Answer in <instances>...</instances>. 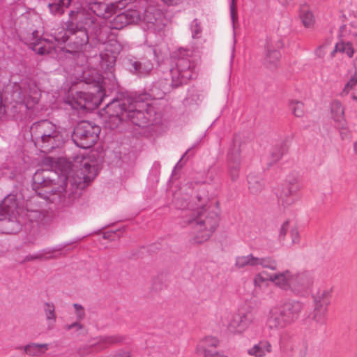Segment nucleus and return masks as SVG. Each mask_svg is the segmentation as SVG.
Wrapping results in <instances>:
<instances>
[{
    "instance_id": "nucleus-53",
    "label": "nucleus",
    "mask_w": 357,
    "mask_h": 357,
    "mask_svg": "<svg viewBox=\"0 0 357 357\" xmlns=\"http://www.w3.org/2000/svg\"><path fill=\"white\" fill-rule=\"evenodd\" d=\"M280 349H281L284 350V346H283L282 342H280Z\"/></svg>"
},
{
    "instance_id": "nucleus-11",
    "label": "nucleus",
    "mask_w": 357,
    "mask_h": 357,
    "mask_svg": "<svg viewBox=\"0 0 357 357\" xmlns=\"http://www.w3.org/2000/svg\"><path fill=\"white\" fill-rule=\"evenodd\" d=\"M41 97V91L34 81L28 79L22 82L19 90L13 93V99L31 109L36 105Z\"/></svg>"
},
{
    "instance_id": "nucleus-37",
    "label": "nucleus",
    "mask_w": 357,
    "mask_h": 357,
    "mask_svg": "<svg viewBox=\"0 0 357 357\" xmlns=\"http://www.w3.org/2000/svg\"><path fill=\"white\" fill-rule=\"evenodd\" d=\"M63 329L66 331H70L72 334L76 336H79L82 335L85 331V327L84 324L81 323V321H75L71 324L64 325Z\"/></svg>"
},
{
    "instance_id": "nucleus-24",
    "label": "nucleus",
    "mask_w": 357,
    "mask_h": 357,
    "mask_svg": "<svg viewBox=\"0 0 357 357\" xmlns=\"http://www.w3.org/2000/svg\"><path fill=\"white\" fill-rule=\"evenodd\" d=\"M331 116L339 126H344V107L339 100H333L330 106Z\"/></svg>"
},
{
    "instance_id": "nucleus-48",
    "label": "nucleus",
    "mask_w": 357,
    "mask_h": 357,
    "mask_svg": "<svg viewBox=\"0 0 357 357\" xmlns=\"http://www.w3.org/2000/svg\"><path fill=\"white\" fill-rule=\"evenodd\" d=\"M291 236L293 243H298L299 242L300 236L296 229H294L291 231Z\"/></svg>"
},
{
    "instance_id": "nucleus-34",
    "label": "nucleus",
    "mask_w": 357,
    "mask_h": 357,
    "mask_svg": "<svg viewBox=\"0 0 357 357\" xmlns=\"http://www.w3.org/2000/svg\"><path fill=\"white\" fill-rule=\"evenodd\" d=\"M280 57L281 55L278 50L268 47L265 57V63L268 68L274 67L279 62Z\"/></svg>"
},
{
    "instance_id": "nucleus-22",
    "label": "nucleus",
    "mask_w": 357,
    "mask_h": 357,
    "mask_svg": "<svg viewBox=\"0 0 357 357\" xmlns=\"http://www.w3.org/2000/svg\"><path fill=\"white\" fill-rule=\"evenodd\" d=\"M272 352V345L267 340H262L247 350V354L252 357H265Z\"/></svg>"
},
{
    "instance_id": "nucleus-27",
    "label": "nucleus",
    "mask_w": 357,
    "mask_h": 357,
    "mask_svg": "<svg viewBox=\"0 0 357 357\" xmlns=\"http://www.w3.org/2000/svg\"><path fill=\"white\" fill-rule=\"evenodd\" d=\"M219 345V340L215 337H206L204 338L197 347V350L203 353L204 357L206 356L207 351L213 352Z\"/></svg>"
},
{
    "instance_id": "nucleus-38",
    "label": "nucleus",
    "mask_w": 357,
    "mask_h": 357,
    "mask_svg": "<svg viewBox=\"0 0 357 357\" xmlns=\"http://www.w3.org/2000/svg\"><path fill=\"white\" fill-rule=\"evenodd\" d=\"M257 266H261L263 268H268L272 271L278 269V262L271 257H258Z\"/></svg>"
},
{
    "instance_id": "nucleus-42",
    "label": "nucleus",
    "mask_w": 357,
    "mask_h": 357,
    "mask_svg": "<svg viewBox=\"0 0 357 357\" xmlns=\"http://www.w3.org/2000/svg\"><path fill=\"white\" fill-rule=\"evenodd\" d=\"M73 307L75 309V314L76 317V321H82L86 317L85 310L84 307L78 303H74Z\"/></svg>"
},
{
    "instance_id": "nucleus-3",
    "label": "nucleus",
    "mask_w": 357,
    "mask_h": 357,
    "mask_svg": "<svg viewBox=\"0 0 357 357\" xmlns=\"http://www.w3.org/2000/svg\"><path fill=\"white\" fill-rule=\"evenodd\" d=\"M197 76V62L192 52L187 51L180 56L166 73L164 79L160 80V86L165 91L176 88L195 78Z\"/></svg>"
},
{
    "instance_id": "nucleus-54",
    "label": "nucleus",
    "mask_w": 357,
    "mask_h": 357,
    "mask_svg": "<svg viewBox=\"0 0 357 357\" xmlns=\"http://www.w3.org/2000/svg\"><path fill=\"white\" fill-rule=\"evenodd\" d=\"M352 98H353L354 100H357V96L353 95V96H352Z\"/></svg>"
},
{
    "instance_id": "nucleus-18",
    "label": "nucleus",
    "mask_w": 357,
    "mask_h": 357,
    "mask_svg": "<svg viewBox=\"0 0 357 357\" xmlns=\"http://www.w3.org/2000/svg\"><path fill=\"white\" fill-rule=\"evenodd\" d=\"M304 308V303L296 299H289L283 303L282 310L286 319L291 324L299 319Z\"/></svg>"
},
{
    "instance_id": "nucleus-14",
    "label": "nucleus",
    "mask_w": 357,
    "mask_h": 357,
    "mask_svg": "<svg viewBox=\"0 0 357 357\" xmlns=\"http://www.w3.org/2000/svg\"><path fill=\"white\" fill-rule=\"evenodd\" d=\"M229 322L227 329L232 333L241 334L245 332L255 320L254 314L250 311L239 312L234 314H227Z\"/></svg>"
},
{
    "instance_id": "nucleus-30",
    "label": "nucleus",
    "mask_w": 357,
    "mask_h": 357,
    "mask_svg": "<svg viewBox=\"0 0 357 357\" xmlns=\"http://www.w3.org/2000/svg\"><path fill=\"white\" fill-rule=\"evenodd\" d=\"M19 210V214L17 215V220H20L17 225H10L11 227L16 228L15 231H17L19 229L20 224L21 222L20 217L22 216V218H24V215L30 221H33V220H36L37 218H40V210L38 208H26L24 210L23 208L19 207L17 205Z\"/></svg>"
},
{
    "instance_id": "nucleus-51",
    "label": "nucleus",
    "mask_w": 357,
    "mask_h": 357,
    "mask_svg": "<svg viewBox=\"0 0 357 357\" xmlns=\"http://www.w3.org/2000/svg\"><path fill=\"white\" fill-rule=\"evenodd\" d=\"M167 6H173L178 3L179 0H161Z\"/></svg>"
},
{
    "instance_id": "nucleus-44",
    "label": "nucleus",
    "mask_w": 357,
    "mask_h": 357,
    "mask_svg": "<svg viewBox=\"0 0 357 357\" xmlns=\"http://www.w3.org/2000/svg\"><path fill=\"white\" fill-rule=\"evenodd\" d=\"M282 155V153L280 151V149H274L271 153L272 162H275L278 161L281 158Z\"/></svg>"
},
{
    "instance_id": "nucleus-1",
    "label": "nucleus",
    "mask_w": 357,
    "mask_h": 357,
    "mask_svg": "<svg viewBox=\"0 0 357 357\" xmlns=\"http://www.w3.org/2000/svg\"><path fill=\"white\" fill-rule=\"evenodd\" d=\"M49 173L46 170L35 172L33 176V190L37 197L56 204H65L68 198L66 195L67 180H70L73 190H82L96 178L98 167L94 163L84 162L75 175L58 177L56 182L47 175Z\"/></svg>"
},
{
    "instance_id": "nucleus-39",
    "label": "nucleus",
    "mask_w": 357,
    "mask_h": 357,
    "mask_svg": "<svg viewBox=\"0 0 357 357\" xmlns=\"http://www.w3.org/2000/svg\"><path fill=\"white\" fill-rule=\"evenodd\" d=\"M290 109L296 117H302L305 114L304 105L298 100H291L289 103Z\"/></svg>"
},
{
    "instance_id": "nucleus-31",
    "label": "nucleus",
    "mask_w": 357,
    "mask_h": 357,
    "mask_svg": "<svg viewBox=\"0 0 357 357\" xmlns=\"http://www.w3.org/2000/svg\"><path fill=\"white\" fill-rule=\"evenodd\" d=\"M49 349V344L46 343H31L24 348V352L30 356H41Z\"/></svg>"
},
{
    "instance_id": "nucleus-36",
    "label": "nucleus",
    "mask_w": 357,
    "mask_h": 357,
    "mask_svg": "<svg viewBox=\"0 0 357 357\" xmlns=\"http://www.w3.org/2000/svg\"><path fill=\"white\" fill-rule=\"evenodd\" d=\"M300 17L305 27L312 26L314 22L313 15L309 10L307 6H303L301 8Z\"/></svg>"
},
{
    "instance_id": "nucleus-8",
    "label": "nucleus",
    "mask_w": 357,
    "mask_h": 357,
    "mask_svg": "<svg viewBox=\"0 0 357 357\" xmlns=\"http://www.w3.org/2000/svg\"><path fill=\"white\" fill-rule=\"evenodd\" d=\"M332 291L331 289H320L314 296L313 310L305 318V321L315 326H321L326 323L328 308L331 304Z\"/></svg>"
},
{
    "instance_id": "nucleus-47",
    "label": "nucleus",
    "mask_w": 357,
    "mask_h": 357,
    "mask_svg": "<svg viewBox=\"0 0 357 357\" xmlns=\"http://www.w3.org/2000/svg\"><path fill=\"white\" fill-rule=\"evenodd\" d=\"M206 357H229L223 351H213L211 353L207 351Z\"/></svg>"
},
{
    "instance_id": "nucleus-35",
    "label": "nucleus",
    "mask_w": 357,
    "mask_h": 357,
    "mask_svg": "<svg viewBox=\"0 0 357 357\" xmlns=\"http://www.w3.org/2000/svg\"><path fill=\"white\" fill-rule=\"evenodd\" d=\"M249 190L252 194L259 193L264 186V182L260 178L255 176H249L248 178Z\"/></svg>"
},
{
    "instance_id": "nucleus-4",
    "label": "nucleus",
    "mask_w": 357,
    "mask_h": 357,
    "mask_svg": "<svg viewBox=\"0 0 357 357\" xmlns=\"http://www.w3.org/2000/svg\"><path fill=\"white\" fill-rule=\"evenodd\" d=\"M189 218L184 222L192 227V244L199 245L207 241L218 226L219 218L216 212L204 208L197 211L188 212Z\"/></svg>"
},
{
    "instance_id": "nucleus-55",
    "label": "nucleus",
    "mask_w": 357,
    "mask_h": 357,
    "mask_svg": "<svg viewBox=\"0 0 357 357\" xmlns=\"http://www.w3.org/2000/svg\"><path fill=\"white\" fill-rule=\"evenodd\" d=\"M73 13H74L73 11H71V12H70V15H73Z\"/></svg>"
},
{
    "instance_id": "nucleus-13",
    "label": "nucleus",
    "mask_w": 357,
    "mask_h": 357,
    "mask_svg": "<svg viewBox=\"0 0 357 357\" xmlns=\"http://www.w3.org/2000/svg\"><path fill=\"white\" fill-rule=\"evenodd\" d=\"M126 337L121 334H113L109 335H102L94 339L95 342L91 345H84L79 347L77 351L79 356L84 357L89 355L92 349L94 348L98 351L105 349L106 348L116 344L124 342Z\"/></svg>"
},
{
    "instance_id": "nucleus-20",
    "label": "nucleus",
    "mask_w": 357,
    "mask_h": 357,
    "mask_svg": "<svg viewBox=\"0 0 357 357\" xmlns=\"http://www.w3.org/2000/svg\"><path fill=\"white\" fill-rule=\"evenodd\" d=\"M290 325L282 310L278 307H273L270 310L266 321V326L270 330H279Z\"/></svg>"
},
{
    "instance_id": "nucleus-21",
    "label": "nucleus",
    "mask_w": 357,
    "mask_h": 357,
    "mask_svg": "<svg viewBox=\"0 0 357 357\" xmlns=\"http://www.w3.org/2000/svg\"><path fill=\"white\" fill-rule=\"evenodd\" d=\"M141 15L137 10H127L116 15L113 20V27L121 29L123 26L140 21Z\"/></svg>"
},
{
    "instance_id": "nucleus-43",
    "label": "nucleus",
    "mask_w": 357,
    "mask_h": 357,
    "mask_svg": "<svg viewBox=\"0 0 357 357\" xmlns=\"http://www.w3.org/2000/svg\"><path fill=\"white\" fill-rule=\"evenodd\" d=\"M266 280H268L264 278L261 273H258L254 277L253 284L255 287H261Z\"/></svg>"
},
{
    "instance_id": "nucleus-32",
    "label": "nucleus",
    "mask_w": 357,
    "mask_h": 357,
    "mask_svg": "<svg viewBox=\"0 0 357 357\" xmlns=\"http://www.w3.org/2000/svg\"><path fill=\"white\" fill-rule=\"evenodd\" d=\"M71 3V0H50L48 7L53 15H61Z\"/></svg>"
},
{
    "instance_id": "nucleus-19",
    "label": "nucleus",
    "mask_w": 357,
    "mask_h": 357,
    "mask_svg": "<svg viewBox=\"0 0 357 357\" xmlns=\"http://www.w3.org/2000/svg\"><path fill=\"white\" fill-rule=\"evenodd\" d=\"M228 173L231 179L236 181L239 176L241 167V150L238 146L234 145L230 148L227 155Z\"/></svg>"
},
{
    "instance_id": "nucleus-40",
    "label": "nucleus",
    "mask_w": 357,
    "mask_h": 357,
    "mask_svg": "<svg viewBox=\"0 0 357 357\" xmlns=\"http://www.w3.org/2000/svg\"><path fill=\"white\" fill-rule=\"evenodd\" d=\"M357 85V71L356 70L354 73L351 76L349 81L346 83L342 93L347 94L349 93L351 90L354 89Z\"/></svg>"
},
{
    "instance_id": "nucleus-7",
    "label": "nucleus",
    "mask_w": 357,
    "mask_h": 357,
    "mask_svg": "<svg viewBox=\"0 0 357 357\" xmlns=\"http://www.w3.org/2000/svg\"><path fill=\"white\" fill-rule=\"evenodd\" d=\"M59 43L68 44V51L71 53H79L89 47V36L85 29L77 28L71 22H68L66 30L59 32L55 36Z\"/></svg>"
},
{
    "instance_id": "nucleus-9",
    "label": "nucleus",
    "mask_w": 357,
    "mask_h": 357,
    "mask_svg": "<svg viewBox=\"0 0 357 357\" xmlns=\"http://www.w3.org/2000/svg\"><path fill=\"white\" fill-rule=\"evenodd\" d=\"M100 128L86 121L77 123L74 129L72 138L74 143L84 149L93 146L98 141Z\"/></svg>"
},
{
    "instance_id": "nucleus-23",
    "label": "nucleus",
    "mask_w": 357,
    "mask_h": 357,
    "mask_svg": "<svg viewBox=\"0 0 357 357\" xmlns=\"http://www.w3.org/2000/svg\"><path fill=\"white\" fill-rule=\"evenodd\" d=\"M91 10L98 16L103 18H108L113 13L115 6L113 4L109 5L102 2L90 3Z\"/></svg>"
},
{
    "instance_id": "nucleus-15",
    "label": "nucleus",
    "mask_w": 357,
    "mask_h": 357,
    "mask_svg": "<svg viewBox=\"0 0 357 357\" xmlns=\"http://www.w3.org/2000/svg\"><path fill=\"white\" fill-rule=\"evenodd\" d=\"M140 21L146 23L149 29L160 30L164 26V15L160 9L149 6L141 15Z\"/></svg>"
},
{
    "instance_id": "nucleus-52",
    "label": "nucleus",
    "mask_w": 357,
    "mask_h": 357,
    "mask_svg": "<svg viewBox=\"0 0 357 357\" xmlns=\"http://www.w3.org/2000/svg\"><path fill=\"white\" fill-rule=\"evenodd\" d=\"M354 149L355 153L357 155V140L354 144Z\"/></svg>"
},
{
    "instance_id": "nucleus-25",
    "label": "nucleus",
    "mask_w": 357,
    "mask_h": 357,
    "mask_svg": "<svg viewBox=\"0 0 357 357\" xmlns=\"http://www.w3.org/2000/svg\"><path fill=\"white\" fill-rule=\"evenodd\" d=\"M63 248V246L59 245L55 248H48L40 250L39 252L33 255H29L26 257V260L31 261L35 259L47 260L54 258V254L56 252L61 251Z\"/></svg>"
},
{
    "instance_id": "nucleus-5",
    "label": "nucleus",
    "mask_w": 357,
    "mask_h": 357,
    "mask_svg": "<svg viewBox=\"0 0 357 357\" xmlns=\"http://www.w3.org/2000/svg\"><path fill=\"white\" fill-rule=\"evenodd\" d=\"M268 280L279 289L291 291L295 295L305 292L312 284V278L307 273H298L291 270L271 274Z\"/></svg>"
},
{
    "instance_id": "nucleus-50",
    "label": "nucleus",
    "mask_w": 357,
    "mask_h": 357,
    "mask_svg": "<svg viewBox=\"0 0 357 357\" xmlns=\"http://www.w3.org/2000/svg\"><path fill=\"white\" fill-rule=\"evenodd\" d=\"M287 228H288V222H284L282 225V227H281V229H280V236H284L287 233Z\"/></svg>"
},
{
    "instance_id": "nucleus-46",
    "label": "nucleus",
    "mask_w": 357,
    "mask_h": 357,
    "mask_svg": "<svg viewBox=\"0 0 357 357\" xmlns=\"http://www.w3.org/2000/svg\"><path fill=\"white\" fill-rule=\"evenodd\" d=\"M113 357H131L129 351L120 349L112 355Z\"/></svg>"
},
{
    "instance_id": "nucleus-33",
    "label": "nucleus",
    "mask_w": 357,
    "mask_h": 357,
    "mask_svg": "<svg viewBox=\"0 0 357 357\" xmlns=\"http://www.w3.org/2000/svg\"><path fill=\"white\" fill-rule=\"evenodd\" d=\"M335 52L345 54L348 57L351 58L354 56L355 50L351 43L341 41L335 45V49L331 53L332 56H333Z\"/></svg>"
},
{
    "instance_id": "nucleus-17",
    "label": "nucleus",
    "mask_w": 357,
    "mask_h": 357,
    "mask_svg": "<svg viewBox=\"0 0 357 357\" xmlns=\"http://www.w3.org/2000/svg\"><path fill=\"white\" fill-rule=\"evenodd\" d=\"M301 190V186L297 180L289 181L284 185L281 190L278 193V203L283 207H288L293 205L296 199L294 195Z\"/></svg>"
},
{
    "instance_id": "nucleus-2",
    "label": "nucleus",
    "mask_w": 357,
    "mask_h": 357,
    "mask_svg": "<svg viewBox=\"0 0 357 357\" xmlns=\"http://www.w3.org/2000/svg\"><path fill=\"white\" fill-rule=\"evenodd\" d=\"M146 96H127L120 100L114 99L107 104L101 114L105 125L113 130L124 121H130L139 127L153 123L156 112L153 105L144 101Z\"/></svg>"
},
{
    "instance_id": "nucleus-6",
    "label": "nucleus",
    "mask_w": 357,
    "mask_h": 357,
    "mask_svg": "<svg viewBox=\"0 0 357 357\" xmlns=\"http://www.w3.org/2000/svg\"><path fill=\"white\" fill-rule=\"evenodd\" d=\"M32 139L43 152H50L59 146L63 137L57 126L48 120L34 123L31 127Z\"/></svg>"
},
{
    "instance_id": "nucleus-45",
    "label": "nucleus",
    "mask_w": 357,
    "mask_h": 357,
    "mask_svg": "<svg viewBox=\"0 0 357 357\" xmlns=\"http://www.w3.org/2000/svg\"><path fill=\"white\" fill-rule=\"evenodd\" d=\"M236 13L237 11L235 6V0H231V2L230 3V14L233 22H234V20L236 18Z\"/></svg>"
},
{
    "instance_id": "nucleus-26",
    "label": "nucleus",
    "mask_w": 357,
    "mask_h": 357,
    "mask_svg": "<svg viewBox=\"0 0 357 357\" xmlns=\"http://www.w3.org/2000/svg\"><path fill=\"white\" fill-rule=\"evenodd\" d=\"M258 257L252 254L237 256L235 258L234 267L237 270H243L247 266H257Z\"/></svg>"
},
{
    "instance_id": "nucleus-41",
    "label": "nucleus",
    "mask_w": 357,
    "mask_h": 357,
    "mask_svg": "<svg viewBox=\"0 0 357 357\" xmlns=\"http://www.w3.org/2000/svg\"><path fill=\"white\" fill-rule=\"evenodd\" d=\"M192 36L194 38H199L202 33V27L197 19L194 20L190 25Z\"/></svg>"
},
{
    "instance_id": "nucleus-29",
    "label": "nucleus",
    "mask_w": 357,
    "mask_h": 357,
    "mask_svg": "<svg viewBox=\"0 0 357 357\" xmlns=\"http://www.w3.org/2000/svg\"><path fill=\"white\" fill-rule=\"evenodd\" d=\"M130 65L133 68V73L139 76L147 75L153 69V63L149 60H142L141 61H130Z\"/></svg>"
},
{
    "instance_id": "nucleus-10",
    "label": "nucleus",
    "mask_w": 357,
    "mask_h": 357,
    "mask_svg": "<svg viewBox=\"0 0 357 357\" xmlns=\"http://www.w3.org/2000/svg\"><path fill=\"white\" fill-rule=\"evenodd\" d=\"M19 210L15 195H9L2 201L0 205V226L3 232H15L16 228L11 227L10 225H17L20 222L17 220Z\"/></svg>"
},
{
    "instance_id": "nucleus-28",
    "label": "nucleus",
    "mask_w": 357,
    "mask_h": 357,
    "mask_svg": "<svg viewBox=\"0 0 357 357\" xmlns=\"http://www.w3.org/2000/svg\"><path fill=\"white\" fill-rule=\"evenodd\" d=\"M43 310L45 316L48 328H54L56 321V314L55 312L54 304L52 302H45L43 305Z\"/></svg>"
},
{
    "instance_id": "nucleus-16",
    "label": "nucleus",
    "mask_w": 357,
    "mask_h": 357,
    "mask_svg": "<svg viewBox=\"0 0 357 357\" xmlns=\"http://www.w3.org/2000/svg\"><path fill=\"white\" fill-rule=\"evenodd\" d=\"M25 43L29 48L40 55L49 54L54 50V43L48 40L39 38L37 31H33L31 36L27 38Z\"/></svg>"
},
{
    "instance_id": "nucleus-12",
    "label": "nucleus",
    "mask_w": 357,
    "mask_h": 357,
    "mask_svg": "<svg viewBox=\"0 0 357 357\" xmlns=\"http://www.w3.org/2000/svg\"><path fill=\"white\" fill-rule=\"evenodd\" d=\"M103 91L102 86H97L94 91L76 92L70 104L72 107L76 109H91L98 107L102 101Z\"/></svg>"
},
{
    "instance_id": "nucleus-49",
    "label": "nucleus",
    "mask_w": 357,
    "mask_h": 357,
    "mask_svg": "<svg viewBox=\"0 0 357 357\" xmlns=\"http://www.w3.org/2000/svg\"><path fill=\"white\" fill-rule=\"evenodd\" d=\"M191 149H188L185 153L183 155L180 160L176 163L175 165L174 169H181L183 167V165L181 164L182 160L185 158V156L190 151Z\"/></svg>"
}]
</instances>
